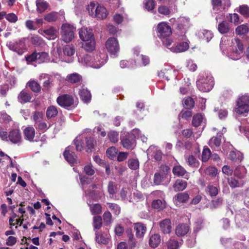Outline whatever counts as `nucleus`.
Segmentation results:
<instances>
[{
  "label": "nucleus",
  "mask_w": 249,
  "mask_h": 249,
  "mask_svg": "<svg viewBox=\"0 0 249 249\" xmlns=\"http://www.w3.org/2000/svg\"><path fill=\"white\" fill-rule=\"evenodd\" d=\"M158 36L161 40L162 44L166 47L171 46L173 40L169 38L172 33L171 27L165 22L159 23L156 28Z\"/></svg>",
  "instance_id": "f257e3e1"
},
{
  "label": "nucleus",
  "mask_w": 249,
  "mask_h": 249,
  "mask_svg": "<svg viewBox=\"0 0 249 249\" xmlns=\"http://www.w3.org/2000/svg\"><path fill=\"white\" fill-rule=\"evenodd\" d=\"M87 9L91 17L98 19H106L108 15V12L104 6L95 2H90Z\"/></svg>",
  "instance_id": "f03ea898"
},
{
  "label": "nucleus",
  "mask_w": 249,
  "mask_h": 249,
  "mask_svg": "<svg viewBox=\"0 0 249 249\" xmlns=\"http://www.w3.org/2000/svg\"><path fill=\"white\" fill-rule=\"evenodd\" d=\"M56 102L59 106L67 110L75 108L77 105L74 97L68 94L59 95L56 99Z\"/></svg>",
  "instance_id": "7ed1b4c3"
},
{
  "label": "nucleus",
  "mask_w": 249,
  "mask_h": 249,
  "mask_svg": "<svg viewBox=\"0 0 249 249\" xmlns=\"http://www.w3.org/2000/svg\"><path fill=\"white\" fill-rule=\"evenodd\" d=\"M235 111L240 114L249 112V95H244L238 99Z\"/></svg>",
  "instance_id": "20e7f679"
},
{
  "label": "nucleus",
  "mask_w": 249,
  "mask_h": 249,
  "mask_svg": "<svg viewBox=\"0 0 249 249\" xmlns=\"http://www.w3.org/2000/svg\"><path fill=\"white\" fill-rule=\"evenodd\" d=\"M108 56L105 52H97L92 56V67L99 68L104 65L107 61Z\"/></svg>",
  "instance_id": "39448f33"
},
{
  "label": "nucleus",
  "mask_w": 249,
  "mask_h": 249,
  "mask_svg": "<svg viewBox=\"0 0 249 249\" xmlns=\"http://www.w3.org/2000/svg\"><path fill=\"white\" fill-rule=\"evenodd\" d=\"M196 85L199 90L203 92L210 91L213 87L214 82L211 77H207L196 81Z\"/></svg>",
  "instance_id": "423d86ee"
},
{
  "label": "nucleus",
  "mask_w": 249,
  "mask_h": 249,
  "mask_svg": "<svg viewBox=\"0 0 249 249\" xmlns=\"http://www.w3.org/2000/svg\"><path fill=\"white\" fill-rule=\"evenodd\" d=\"M62 38L66 42H71L74 38V28L72 26L66 24L62 26Z\"/></svg>",
  "instance_id": "0eeeda50"
},
{
  "label": "nucleus",
  "mask_w": 249,
  "mask_h": 249,
  "mask_svg": "<svg viewBox=\"0 0 249 249\" xmlns=\"http://www.w3.org/2000/svg\"><path fill=\"white\" fill-rule=\"evenodd\" d=\"M106 47L107 51L113 55L116 54L120 50L119 42L115 37L108 38L106 42Z\"/></svg>",
  "instance_id": "6e6552de"
},
{
  "label": "nucleus",
  "mask_w": 249,
  "mask_h": 249,
  "mask_svg": "<svg viewBox=\"0 0 249 249\" xmlns=\"http://www.w3.org/2000/svg\"><path fill=\"white\" fill-rule=\"evenodd\" d=\"M8 141L13 144H20L22 142L21 133L19 129H13L7 134Z\"/></svg>",
  "instance_id": "1a4fd4ad"
},
{
  "label": "nucleus",
  "mask_w": 249,
  "mask_h": 249,
  "mask_svg": "<svg viewBox=\"0 0 249 249\" xmlns=\"http://www.w3.org/2000/svg\"><path fill=\"white\" fill-rule=\"evenodd\" d=\"M135 137L133 134L125 136L121 140V143L124 147L127 149H132L135 145Z\"/></svg>",
  "instance_id": "9d476101"
},
{
  "label": "nucleus",
  "mask_w": 249,
  "mask_h": 249,
  "mask_svg": "<svg viewBox=\"0 0 249 249\" xmlns=\"http://www.w3.org/2000/svg\"><path fill=\"white\" fill-rule=\"evenodd\" d=\"M134 230L136 232V236L137 238H142L146 233L147 228L145 224L142 222L134 223Z\"/></svg>",
  "instance_id": "9b49d317"
},
{
  "label": "nucleus",
  "mask_w": 249,
  "mask_h": 249,
  "mask_svg": "<svg viewBox=\"0 0 249 249\" xmlns=\"http://www.w3.org/2000/svg\"><path fill=\"white\" fill-rule=\"evenodd\" d=\"M38 33L41 35L45 36L49 39H54L56 37V33L57 31L56 29L53 27H50L45 29H39Z\"/></svg>",
  "instance_id": "f8f14e48"
},
{
  "label": "nucleus",
  "mask_w": 249,
  "mask_h": 249,
  "mask_svg": "<svg viewBox=\"0 0 249 249\" xmlns=\"http://www.w3.org/2000/svg\"><path fill=\"white\" fill-rule=\"evenodd\" d=\"M160 228L161 232L164 234H169L171 232L172 226L171 220L169 218H166L160 222Z\"/></svg>",
  "instance_id": "ddd939ff"
},
{
  "label": "nucleus",
  "mask_w": 249,
  "mask_h": 249,
  "mask_svg": "<svg viewBox=\"0 0 249 249\" xmlns=\"http://www.w3.org/2000/svg\"><path fill=\"white\" fill-rule=\"evenodd\" d=\"M189 44L187 42H182L177 43L175 46L169 48L170 50L176 53H181L186 51L189 49Z\"/></svg>",
  "instance_id": "4468645a"
},
{
  "label": "nucleus",
  "mask_w": 249,
  "mask_h": 249,
  "mask_svg": "<svg viewBox=\"0 0 249 249\" xmlns=\"http://www.w3.org/2000/svg\"><path fill=\"white\" fill-rule=\"evenodd\" d=\"M79 35L80 38L83 41L94 37L92 30L84 27L82 28L79 30Z\"/></svg>",
  "instance_id": "2eb2a0df"
},
{
  "label": "nucleus",
  "mask_w": 249,
  "mask_h": 249,
  "mask_svg": "<svg viewBox=\"0 0 249 249\" xmlns=\"http://www.w3.org/2000/svg\"><path fill=\"white\" fill-rule=\"evenodd\" d=\"M96 45V42L94 37L90 39L83 41L82 44V48L87 52H91L94 50Z\"/></svg>",
  "instance_id": "dca6fc26"
},
{
  "label": "nucleus",
  "mask_w": 249,
  "mask_h": 249,
  "mask_svg": "<svg viewBox=\"0 0 249 249\" xmlns=\"http://www.w3.org/2000/svg\"><path fill=\"white\" fill-rule=\"evenodd\" d=\"M36 130L33 126H29L23 130V135L25 139L30 142L34 141Z\"/></svg>",
  "instance_id": "f3484780"
},
{
  "label": "nucleus",
  "mask_w": 249,
  "mask_h": 249,
  "mask_svg": "<svg viewBox=\"0 0 249 249\" xmlns=\"http://www.w3.org/2000/svg\"><path fill=\"white\" fill-rule=\"evenodd\" d=\"M71 146L67 147L64 152L63 155L65 160L71 163L76 161V156L75 153L71 150Z\"/></svg>",
  "instance_id": "a211bd4d"
},
{
  "label": "nucleus",
  "mask_w": 249,
  "mask_h": 249,
  "mask_svg": "<svg viewBox=\"0 0 249 249\" xmlns=\"http://www.w3.org/2000/svg\"><path fill=\"white\" fill-rule=\"evenodd\" d=\"M160 241L161 239L160 234L155 233L150 237L149 244L151 248H156L160 245Z\"/></svg>",
  "instance_id": "6ab92c4d"
},
{
  "label": "nucleus",
  "mask_w": 249,
  "mask_h": 249,
  "mask_svg": "<svg viewBox=\"0 0 249 249\" xmlns=\"http://www.w3.org/2000/svg\"><path fill=\"white\" fill-rule=\"evenodd\" d=\"M79 95L81 99L85 103H88L91 100V94L87 89L82 88L79 90Z\"/></svg>",
  "instance_id": "aec40b11"
},
{
  "label": "nucleus",
  "mask_w": 249,
  "mask_h": 249,
  "mask_svg": "<svg viewBox=\"0 0 249 249\" xmlns=\"http://www.w3.org/2000/svg\"><path fill=\"white\" fill-rule=\"evenodd\" d=\"M189 230V228L187 225L179 224L176 227V234L178 236H183L187 233Z\"/></svg>",
  "instance_id": "412c9836"
},
{
  "label": "nucleus",
  "mask_w": 249,
  "mask_h": 249,
  "mask_svg": "<svg viewBox=\"0 0 249 249\" xmlns=\"http://www.w3.org/2000/svg\"><path fill=\"white\" fill-rule=\"evenodd\" d=\"M189 198V195L187 192L178 193L174 197L175 201L177 203H186Z\"/></svg>",
  "instance_id": "4be33fe9"
},
{
  "label": "nucleus",
  "mask_w": 249,
  "mask_h": 249,
  "mask_svg": "<svg viewBox=\"0 0 249 249\" xmlns=\"http://www.w3.org/2000/svg\"><path fill=\"white\" fill-rule=\"evenodd\" d=\"M120 67L122 69L129 68L132 69L136 67L137 64L135 60L131 59L129 60H123L120 61Z\"/></svg>",
  "instance_id": "5701e85b"
},
{
  "label": "nucleus",
  "mask_w": 249,
  "mask_h": 249,
  "mask_svg": "<svg viewBox=\"0 0 249 249\" xmlns=\"http://www.w3.org/2000/svg\"><path fill=\"white\" fill-rule=\"evenodd\" d=\"M187 183L185 180L178 179L173 185V188L176 192L183 191L186 189Z\"/></svg>",
  "instance_id": "b1692460"
},
{
  "label": "nucleus",
  "mask_w": 249,
  "mask_h": 249,
  "mask_svg": "<svg viewBox=\"0 0 249 249\" xmlns=\"http://www.w3.org/2000/svg\"><path fill=\"white\" fill-rule=\"evenodd\" d=\"M31 98L30 94L23 90L18 95V100L21 104L30 102Z\"/></svg>",
  "instance_id": "393cba45"
},
{
  "label": "nucleus",
  "mask_w": 249,
  "mask_h": 249,
  "mask_svg": "<svg viewBox=\"0 0 249 249\" xmlns=\"http://www.w3.org/2000/svg\"><path fill=\"white\" fill-rule=\"evenodd\" d=\"M233 46L235 48V53L236 54H240L243 52L244 45L242 41L239 38H235L232 41Z\"/></svg>",
  "instance_id": "a878e982"
},
{
  "label": "nucleus",
  "mask_w": 249,
  "mask_h": 249,
  "mask_svg": "<svg viewBox=\"0 0 249 249\" xmlns=\"http://www.w3.org/2000/svg\"><path fill=\"white\" fill-rule=\"evenodd\" d=\"M40 79H43L45 81L43 82V87L46 89L49 90L51 87L52 78L51 76L47 74H42Z\"/></svg>",
  "instance_id": "bb28decb"
},
{
  "label": "nucleus",
  "mask_w": 249,
  "mask_h": 249,
  "mask_svg": "<svg viewBox=\"0 0 249 249\" xmlns=\"http://www.w3.org/2000/svg\"><path fill=\"white\" fill-rule=\"evenodd\" d=\"M58 114V110L57 107L54 106H51L49 107L46 110V117L47 119L49 120L51 118H54Z\"/></svg>",
  "instance_id": "cd10ccee"
},
{
  "label": "nucleus",
  "mask_w": 249,
  "mask_h": 249,
  "mask_svg": "<svg viewBox=\"0 0 249 249\" xmlns=\"http://www.w3.org/2000/svg\"><path fill=\"white\" fill-rule=\"evenodd\" d=\"M66 80L68 82L71 83H77L82 80V76L77 73H73L69 74L67 76Z\"/></svg>",
  "instance_id": "c85d7f7f"
},
{
  "label": "nucleus",
  "mask_w": 249,
  "mask_h": 249,
  "mask_svg": "<svg viewBox=\"0 0 249 249\" xmlns=\"http://www.w3.org/2000/svg\"><path fill=\"white\" fill-rule=\"evenodd\" d=\"M205 191L207 195L211 197H214L218 195L219 189L213 185H208L205 189Z\"/></svg>",
  "instance_id": "c756f323"
},
{
  "label": "nucleus",
  "mask_w": 249,
  "mask_h": 249,
  "mask_svg": "<svg viewBox=\"0 0 249 249\" xmlns=\"http://www.w3.org/2000/svg\"><path fill=\"white\" fill-rule=\"evenodd\" d=\"M152 206L153 208L159 211L163 210L166 207V202L164 200L160 199L154 200L152 203Z\"/></svg>",
  "instance_id": "7c9ffc66"
},
{
  "label": "nucleus",
  "mask_w": 249,
  "mask_h": 249,
  "mask_svg": "<svg viewBox=\"0 0 249 249\" xmlns=\"http://www.w3.org/2000/svg\"><path fill=\"white\" fill-rule=\"evenodd\" d=\"M86 147L87 152L88 153L92 152L94 149L95 146L96 144V142L92 137H89L86 138Z\"/></svg>",
  "instance_id": "2f4dec72"
},
{
  "label": "nucleus",
  "mask_w": 249,
  "mask_h": 249,
  "mask_svg": "<svg viewBox=\"0 0 249 249\" xmlns=\"http://www.w3.org/2000/svg\"><path fill=\"white\" fill-rule=\"evenodd\" d=\"M156 5V2L154 0H144L143 1V8L149 12L154 10Z\"/></svg>",
  "instance_id": "473e14b6"
},
{
  "label": "nucleus",
  "mask_w": 249,
  "mask_h": 249,
  "mask_svg": "<svg viewBox=\"0 0 249 249\" xmlns=\"http://www.w3.org/2000/svg\"><path fill=\"white\" fill-rule=\"evenodd\" d=\"M230 29L229 23L226 21H223L218 24V31L222 34L228 33Z\"/></svg>",
  "instance_id": "72a5a7b5"
},
{
  "label": "nucleus",
  "mask_w": 249,
  "mask_h": 249,
  "mask_svg": "<svg viewBox=\"0 0 249 249\" xmlns=\"http://www.w3.org/2000/svg\"><path fill=\"white\" fill-rule=\"evenodd\" d=\"M58 18V14L56 12H52L44 16V19L49 22H54Z\"/></svg>",
  "instance_id": "f704fd0d"
},
{
  "label": "nucleus",
  "mask_w": 249,
  "mask_h": 249,
  "mask_svg": "<svg viewBox=\"0 0 249 249\" xmlns=\"http://www.w3.org/2000/svg\"><path fill=\"white\" fill-rule=\"evenodd\" d=\"M203 116L201 113H197L195 115L192 119V125L197 127L200 125L203 121Z\"/></svg>",
  "instance_id": "c9c22d12"
},
{
  "label": "nucleus",
  "mask_w": 249,
  "mask_h": 249,
  "mask_svg": "<svg viewBox=\"0 0 249 249\" xmlns=\"http://www.w3.org/2000/svg\"><path fill=\"white\" fill-rule=\"evenodd\" d=\"M37 11L41 13L45 11L48 7V4L42 0H37L36 1Z\"/></svg>",
  "instance_id": "e433bc0d"
},
{
  "label": "nucleus",
  "mask_w": 249,
  "mask_h": 249,
  "mask_svg": "<svg viewBox=\"0 0 249 249\" xmlns=\"http://www.w3.org/2000/svg\"><path fill=\"white\" fill-rule=\"evenodd\" d=\"M186 160L187 164L191 167H197L199 165L198 160L192 155L186 157Z\"/></svg>",
  "instance_id": "4c0bfd02"
},
{
  "label": "nucleus",
  "mask_w": 249,
  "mask_h": 249,
  "mask_svg": "<svg viewBox=\"0 0 249 249\" xmlns=\"http://www.w3.org/2000/svg\"><path fill=\"white\" fill-rule=\"evenodd\" d=\"M107 138L113 143H116L119 141V133L116 131L110 130L107 134Z\"/></svg>",
  "instance_id": "58836bf2"
},
{
  "label": "nucleus",
  "mask_w": 249,
  "mask_h": 249,
  "mask_svg": "<svg viewBox=\"0 0 249 249\" xmlns=\"http://www.w3.org/2000/svg\"><path fill=\"white\" fill-rule=\"evenodd\" d=\"M63 52L65 55L71 56L74 54L75 48L72 45H66L63 49Z\"/></svg>",
  "instance_id": "ea45409f"
},
{
  "label": "nucleus",
  "mask_w": 249,
  "mask_h": 249,
  "mask_svg": "<svg viewBox=\"0 0 249 249\" xmlns=\"http://www.w3.org/2000/svg\"><path fill=\"white\" fill-rule=\"evenodd\" d=\"M28 86L34 92H39L41 90L40 85L34 80L29 81L28 83Z\"/></svg>",
  "instance_id": "a19ab883"
},
{
  "label": "nucleus",
  "mask_w": 249,
  "mask_h": 249,
  "mask_svg": "<svg viewBox=\"0 0 249 249\" xmlns=\"http://www.w3.org/2000/svg\"><path fill=\"white\" fill-rule=\"evenodd\" d=\"M173 173L174 175L177 176H183L186 173L185 169L180 165H177L174 167L173 169Z\"/></svg>",
  "instance_id": "79ce46f5"
},
{
  "label": "nucleus",
  "mask_w": 249,
  "mask_h": 249,
  "mask_svg": "<svg viewBox=\"0 0 249 249\" xmlns=\"http://www.w3.org/2000/svg\"><path fill=\"white\" fill-rule=\"evenodd\" d=\"M249 31V28L245 24L239 25L235 29L236 34L238 35H246L248 33Z\"/></svg>",
  "instance_id": "37998d69"
},
{
  "label": "nucleus",
  "mask_w": 249,
  "mask_h": 249,
  "mask_svg": "<svg viewBox=\"0 0 249 249\" xmlns=\"http://www.w3.org/2000/svg\"><path fill=\"white\" fill-rule=\"evenodd\" d=\"M183 105L185 108L191 109L195 106V102L192 98L188 97L183 100Z\"/></svg>",
  "instance_id": "c03bdc74"
},
{
  "label": "nucleus",
  "mask_w": 249,
  "mask_h": 249,
  "mask_svg": "<svg viewBox=\"0 0 249 249\" xmlns=\"http://www.w3.org/2000/svg\"><path fill=\"white\" fill-rule=\"evenodd\" d=\"M211 151L208 147H204L201 155V160L203 162H207L211 156Z\"/></svg>",
  "instance_id": "a18cd8bd"
},
{
  "label": "nucleus",
  "mask_w": 249,
  "mask_h": 249,
  "mask_svg": "<svg viewBox=\"0 0 249 249\" xmlns=\"http://www.w3.org/2000/svg\"><path fill=\"white\" fill-rule=\"evenodd\" d=\"M188 21L184 18H178L176 23L177 29L178 30L181 31L184 29V26L188 24Z\"/></svg>",
  "instance_id": "49530a36"
},
{
  "label": "nucleus",
  "mask_w": 249,
  "mask_h": 249,
  "mask_svg": "<svg viewBox=\"0 0 249 249\" xmlns=\"http://www.w3.org/2000/svg\"><path fill=\"white\" fill-rule=\"evenodd\" d=\"M229 158L232 161H241L242 160V156H241V154L239 152L231 151L230 153Z\"/></svg>",
  "instance_id": "de8ad7c7"
},
{
  "label": "nucleus",
  "mask_w": 249,
  "mask_h": 249,
  "mask_svg": "<svg viewBox=\"0 0 249 249\" xmlns=\"http://www.w3.org/2000/svg\"><path fill=\"white\" fill-rule=\"evenodd\" d=\"M167 249H178L180 243L175 239H170L166 243Z\"/></svg>",
  "instance_id": "09e8293b"
},
{
  "label": "nucleus",
  "mask_w": 249,
  "mask_h": 249,
  "mask_svg": "<svg viewBox=\"0 0 249 249\" xmlns=\"http://www.w3.org/2000/svg\"><path fill=\"white\" fill-rule=\"evenodd\" d=\"M83 142L78 137H76L73 141V144L75 145V149L78 151H81L83 150Z\"/></svg>",
  "instance_id": "8fccbe9b"
},
{
  "label": "nucleus",
  "mask_w": 249,
  "mask_h": 249,
  "mask_svg": "<svg viewBox=\"0 0 249 249\" xmlns=\"http://www.w3.org/2000/svg\"><path fill=\"white\" fill-rule=\"evenodd\" d=\"M31 43L36 46H40L42 45L43 43L42 38L37 35H34L31 38Z\"/></svg>",
  "instance_id": "3c124183"
},
{
  "label": "nucleus",
  "mask_w": 249,
  "mask_h": 249,
  "mask_svg": "<svg viewBox=\"0 0 249 249\" xmlns=\"http://www.w3.org/2000/svg\"><path fill=\"white\" fill-rule=\"evenodd\" d=\"M96 241L99 244H107L108 242V239L104 236L103 234H100L99 232L96 233Z\"/></svg>",
  "instance_id": "603ef678"
},
{
  "label": "nucleus",
  "mask_w": 249,
  "mask_h": 249,
  "mask_svg": "<svg viewBox=\"0 0 249 249\" xmlns=\"http://www.w3.org/2000/svg\"><path fill=\"white\" fill-rule=\"evenodd\" d=\"M107 205H108V208L115 214L118 215L120 213L121 208L118 204L112 203H107Z\"/></svg>",
  "instance_id": "864d4df0"
},
{
  "label": "nucleus",
  "mask_w": 249,
  "mask_h": 249,
  "mask_svg": "<svg viewBox=\"0 0 249 249\" xmlns=\"http://www.w3.org/2000/svg\"><path fill=\"white\" fill-rule=\"evenodd\" d=\"M238 12L246 18L249 17V7L247 5L240 6Z\"/></svg>",
  "instance_id": "5fc2aeb1"
},
{
  "label": "nucleus",
  "mask_w": 249,
  "mask_h": 249,
  "mask_svg": "<svg viewBox=\"0 0 249 249\" xmlns=\"http://www.w3.org/2000/svg\"><path fill=\"white\" fill-rule=\"evenodd\" d=\"M128 166L132 170H136L139 168V162L136 159H130L128 160Z\"/></svg>",
  "instance_id": "6e6d98bb"
},
{
  "label": "nucleus",
  "mask_w": 249,
  "mask_h": 249,
  "mask_svg": "<svg viewBox=\"0 0 249 249\" xmlns=\"http://www.w3.org/2000/svg\"><path fill=\"white\" fill-rule=\"evenodd\" d=\"M93 226L95 229L99 230L102 226V219L101 216H96L93 218Z\"/></svg>",
  "instance_id": "4d7b16f0"
},
{
  "label": "nucleus",
  "mask_w": 249,
  "mask_h": 249,
  "mask_svg": "<svg viewBox=\"0 0 249 249\" xmlns=\"http://www.w3.org/2000/svg\"><path fill=\"white\" fill-rule=\"evenodd\" d=\"M117 186L112 181H109L107 186V192L110 195H113L116 193Z\"/></svg>",
  "instance_id": "13d9d810"
},
{
  "label": "nucleus",
  "mask_w": 249,
  "mask_h": 249,
  "mask_svg": "<svg viewBox=\"0 0 249 249\" xmlns=\"http://www.w3.org/2000/svg\"><path fill=\"white\" fill-rule=\"evenodd\" d=\"M205 173L212 177H215L217 174V169L215 167L209 166L206 169Z\"/></svg>",
  "instance_id": "bf43d9fd"
},
{
  "label": "nucleus",
  "mask_w": 249,
  "mask_h": 249,
  "mask_svg": "<svg viewBox=\"0 0 249 249\" xmlns=\"http://www.w3.org/2000/svg\"><path fill=\"white\" fill-rule=\"evenodd\" d=\"M158 11L160 14L165 16H169L171 13L169 8L165 5L159 6Z\"/></svg>",
  "instance_id": "052dcab7"
},
{
  "label": "nucleus",
  "mask_w": 249,
  "mask_h": 249,
  "mask_svg": "<svg viewBox=\"0 0 249 249\" xmlns=\"http://www.w3.org/2000/svg\"><path fill=\"white\" fill-rule=\"evenodd\" d=\"M103 218L105 224L106 225H109L112 221V215L109 211L105 212L103 215Z\"/></svg>",
  "instance_id": "680f3d73"
},
{
  "label": "nucleus",
  "mask_w": 249,
  "mask_h": 249,
  "mask_svg": "<svg viewBox=\"0 0 249 249\" xmlns=\"http://www.w3.org/2000/svg\"><path fill=\"white\" fill-rule=\"evenodd\" d=\"M49 55L46 52L37 53V60L38 63L44 62L48 59Z\"/></svg>",
  "instance_id": "e2e57ef3"
},
{
  "label": "nucleus",
  "mask_w": 249,
  "mask_h": 249,
  "mask_svg": "<svg viewBox=\"0 0 249 249\" xmlns=\"http://www.w3.org/2000/svg\"><path fill=\"white\" fill-rule=\"evenodd\" d=\"M227 181L229 185L232 188H235L240 186L238 181L233 178H228Z\"/></svg>",
  "instance_id": "0e129e2a"
},
{
  "label": "nucleus",
  "mask_w": 249,
  "mask_h": 249,
  "mask_svg": "<svg viewBox=\"0 0 249 249\" xmlns=\"http://www.w3.org/2000/svg\"><path fill=\"white\" fill-rule=\"evenodd\" d=\"M33 120L35 122V124L39 123L43 118V114L39 111H35L33 116Z\"/></svg>",
  "instance_id": "69168bd1"
},
{
  "label": "nucleus",
  "mask_w": 249,
  "mask_h": 249,
  "mask_svg": "<svg viewBox=\"0 0 249 249\" xmlns=\"http://www.w3.org/2000/svg\"><path fill=\"white\" fill-rule=\"evenodd\" d=\"M102 207L100 204H95L91 208V211L93 214H99L102 213Z\"/></svg>",
  "instance_id": "338daca9"
},
{
  "label": "nucleus",
  "mask_w": 249,
  "mask_h": 249,
  "mask_svg": "<svg viewBox=\"0 0 249 249\" xmlns=\"http://www.w3.org/2000/svg\"><path fill=\"white\" fill-rule=\"evenodd\" d=\"M106 153L107 157L112 159L117 154V149L115 147H110L107 149Z\"/></svg>",
  "instance_id": "774afa93"
}]
</instances>
